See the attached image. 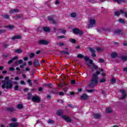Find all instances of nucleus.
I'll return each instance as SVG.
<instances>
[{
    "mask_svg": "<svg viewBox=\"0 0 127 127\" xmlns=\"http://www.w3.org/2000/svg\"><path fill=\"white\" fill-rule=\"evenodd\" d=\"M9 77L8 76H5L4 77V80H2L1 88L3 89H11L12 88V83L8 81Z\"/></svg>",
    "mask_w": 127,
    "mask_h": 127,
    "instance_id": "obj_1",
    "label": "nucleus"
},
{
    "mask_svg": "<svg viewBox=\"0 0 127 127\" xmlns=\"http://www.w3.org/2000/svg\"><path fill=\"white\" fill-rule=\"evenodd\" d=\"M98 84H99V77H98V75H96L95 73H94L89 86L91 88H93V87H96Z\"/></svg>",
    "mask_w": 127,
    "mask_h": 127,
    "instance_id": "obj_2",
    "label": "nucleus"
},
{
    "mask_svg": "<svg viewBox=\"0 0 127 127\" xmlns=\"http://www.w3.org/2000/svg\"><path fill=\"white\" fill-rule=\"evenodd\" d=\"M86 64L87 65L88 67L90 68V69H92V68H94L96 70L98 69V66H97L94 63H93V61L92 60H90L89 63H86Z\"/></svg>",
    "mask_w": 127,
    "mask_h": 127,
    "instance_id": "obj_3",
    "label": "nucleus"
},
{
    "mask_svg": "<svg viewBox=\"0 0 127 127\" xmlns=\"http://www.w3.org/2000/svg\"><path fill=\"white\" fill-rule=\"evenodd\" d=\"M96 24V20L94 19H90L89 20V27H93V25Z\"/></svg>",
    "mask_w": 127,
    "mask_h": 127,
    "instance_id": "obj_4",
    "label": "nucleus"
},
{
    "mask_svg": "<svg viewBox=\"0 0 127 127\" xmlns=\"http://www.w3.org/2000/svg\"><path fill=\"white\" fill-rule=\"evenodd\" d=\"M49 42L46 40H41L39 42V44H41V45H48Z\"/></svg>",
    "mask_w": 127,
    "mask_h": 127,
    "instance_id": "obj_5",
    "label": "nucleus"
},
{
    "mask_svg": "<svg viewBox=\"0 0 127 127\" xmlns=\"http://www.w3.org/2000/svg\"><path fill=\"white\" fill-rule=\"evenodd\" d=\"M32 102L39 103L40 102V98L37 96H33L32 98Z\"/></svg>",
    "mask_w": 127,
    "mask_h": 127,
    "instance_id": "obj_6",
    "label": "nucleus"
},
{
    "mask_svg": "<svg viewBox=\"0 0 127 127\" xmlns=\"http://www.w3.org/2000/svg\"><path fill=\"white\" fill-rule=\"evenodd\" d=\"M62 117L64 119V120L67 123H71V120L68 116L63 115L62 116Z\"/></svg>",
    "mask_w": 127,
    "mask_h": 127,
    "instance_id": "obj_7",
    "label": "nucleus"
},
{
    "mask_svg": "<svg viewBox=\"0 0 127 127\" xmlns=\"http://www.w3.org/2000/svg\"><path fill=\"white\" fill-rule=\"evenodd\" d=\"M120 92H122L123 94V96L120 98V100H124V99H126V98H127V94L126 93L125 90H120Z\"/></svg>",
    "mask_w": 127,
    "mask_h": 127,
    "instance_id": "obj_8",
    "label": "nucleus"
},
{
    "mask_svg": "<svg viewBox=\"0 0 127 127\" xmlns=\"http://www.w3.org/2000/svg\"><path fill=\"white\" fill-rule=\"evenodd\" d=\"M80 98L82 100H88L89 96L87 94H83L81 96Z\"/></svg>",
    "mask_w": 127,
    "mask_h": 127,
    "instance_id": "obj_9",
    "label": "nucleus"
},
{
    "mask_svg": "<svg viewBox=\"0 0 127 127\" xmlns=\"http://www.w3.org/2000/svg\"><path fill=\"white\" fill-rule=\"evenodd\" d=\"M48 20H50V21H52V23L54 24H56V23H57V21L53 19V18L51 16H48Z\"/></svg>",
    "mask_w": 127,
    "mask_h": 127,
    "instance_id": "obj_10",
    "label": "nucleus"
},
{
    "mask_svg": "<svg viewBox=\"0 0 127 127\" xmlns=\"http://www.w3.org/2000/svg\"><path fill=\"white\" fill-rule=\"evenodd\" d=\"M22 38V37H21V35H16L15 36H13L11 38L12 40H15V39H21Z\"/></svg>",
    "mask_w": 127,
    "mask_h": 127,
    "instance_id": "obj_11",
    "label": "nucleus"
},
{
    "mask_svg": "<svg viewBox=\"0 0 127 127\" xmlns=\"http://www.w3.org/2000/svg\"><path fill=\"white\" fill-rule=\"evenodd\" d=\"M39 65H40L39 61H38V60H35L34 61V66L35 67H37L38 66H39Z\"/></svg>",
    "mask_w": 127,
    "mask_h": 127,
    "instance_id": "obj_12",
    "label": "nucleus"
},
{
    "mask_svg": "<svg viewBox=\"0 0 127 127\" xmlns=\"http://www.w3.org/2000/svg\"><path fill=\"white\" fill-rule=\"evenodd\" d=\"M9 126L10 127H18V123H10Z\"/></svg>",
    "mask_w": 127,
    "mask_h": 127,
    "instance_id": "obj_13",
    "label": "nucleus"
},
{
    "mask_svg": "<svg viewBox=\"0 0 127 127\" xmlns=\"http://www.w3.org/2000/svg\"><path fill=\"white\" fill-rule=\"evenodd\" d=\"M115 34H124L123 31L121 29H117L115 31Z\"/></svg>",
    "mask_w": 127,
    "mask_h": 127,
    "instance_id": "obj_14",
    "label": "nucleus"
},
{
    "mask_svg": "<svg viewBox=\"0 0 127 127\" xmlns=\"http://www.w3.org/2000/svg\"><path fill=\"white\" fill-rule=\"evenodd\" d=\"M93 117L95 119H101V114H93Z\"/></svg>",
    "mask_w": 127,
    "mask_h": 127,
    "instance_id": "obj_15",
    "label": "nucleus"
},
{
    "mask_svg": "<svg viewBox=\"0 0 127 127\" xmlns=\"http://www.w3.org/2000/svg\"><path fill=\"white\" fill-rule=\"evenodd\" d=\"M6 111H7V112H10V113H12V112H14V111H15V109L12 107H8L6 108Z\"/></svg>",
    "mask_w": 127,
    "mask_h": 127,
    "instance_id": "obj_16",
    "label": "nucleus"
},
{
    "mask_svg": "<svg viewBox=\"0 0 127 127\" xmlns=\"http://www.w3.org/2000/svg\"><path fill=\"white\" fill-rule=\"evenodd\" d=\"M14 52L15 53L20 54V53H22V50L21 49H17L14 50Z\"/></svg>",
    "mask_w": 127,
    "mask_h": 127,
    "instance_id": "obj_17",
    "label": "nucleus"
},
{
    "mask_svg": "<svg viewBox=\"0 0 127 127\" xmlns=\"http://www.w3.org/2000/svg\"><path fill=\"white\" fill-rule=\"evenodd\" d=\"M121 59L123 61H127V56H121Z\"/></svg>",
    "mask_w": 127,
    "mask_h": 127,
    "instance_id": "obj_18",
    "label": "nucleus"
},
{
    "mask_svg": "<svg viewBox=\"0 0 127 127\" xmlns=\"http://www.w3.org/2000/svg\"><path fill=\"white\" fill-rule=\"evenodd\" d=\"M113 112V109L111 107H108L106 109V113L108 114L112 113Z\"/></svg>",
    "mask_w": 127,
    "mask_h": 127,
    "instance_id": "obj_19",
    "label": "nucleus"
},
{
    "mask_svg": "<svg viewBox=\"0 0 127 127\" xmlns=\"http://www.w3.org/2000/svg\"><path fill=\"white\" fill-rule=\"evenodd\" d=\"M115 2H118V3H121V2H126V0H113Z\"/></svg>",
    "mask_w": 127,
    "mask_h": 127,
    "instance_id": "obj_20",
    "label": "nucleus"
},
{
    "mask_svg": "<svg viewBox=\"0 0 127 127\" xmlns=\"http://www.w3.org/2000/svg\"><path fill=\"white\" fill-rule=\"evenodd\" d=\"M63 114V110H62L58 111L57 113V115H58V116H62Z\"/></svg>",
    "mask_w": 127,
    "mask_h": 127,
    "instance_id": "obj_21",
    "label": "nucleus"
},
{
    "mask_svg": "<svg viewBox=\"0 0 127 127\" xmlns=\"http://www.w3.org/2000/svg\"><path fill=\"white\" fill-rule=\"evenodd\" d=\"M111 57L112 58H117V57H118V54L116 53H112L111 54Z\"/></svg>",
    "mask_w": 127,
    "mask_h": 127,
    "instance_id": "obj_22",
    "label": "nucleus"
},
{
    "mask_svg": "<svg viewBox=\"0 0 127 127\" xmlns=\"http://www.w3.org/2000/svg\"><path fill=\"white\" fill-rule=\"evenodd\" d=\"M80 29H78V28H75L73 29V32L74 34H78V32H79V30Z\"/></svg>",
    "mask_w": 127,
    "mask_h": 127,
    "instance_id": "obj_23",
    "label": "nucleus"
},
{
    "mask_svg": "<svg viewBox=\"0 0 127 127\" xmlns=\"http://www.w3.org/2000/svg\"><path fill=\"white\" fill-rule=\"evenodd\" d=\"M23 61L22 60H20L17 62H15V65H19V64H22Z\"/></svg>",
    "mask_w": 127,
    "mask_h": 127,
    "instance_id": "obj_24",
    "label": "nucleus"
},
{
    "mask_svg": "<svg viewBox=\"0 0 127 127\" xmlns=\"http://www.w3.org/2000/svg\"><path fill=\"white\" fill-rule=\"evenodd\" d=\"M43 30L45 31L46 32H48L50 31V29L48 27H44Z\"/></svg>",
    "mask_w": 127,
    "mask_h": 127,
    "instance_id": "obj_25",
    "label": "nucleus"
},
{
    "mask_svg": "<svg viewBox=\"0 0 127 127\" xmlns=\"http://www.w3.org/2000/svg\"><path fill=\"white\" fill-rule=\"evenodd\" d=\"M6 28H8L9 29H14V26L9 25L6 26Z\"/></svg>",
    "mask_w": 127,
    "mask_h": 127,
    "instance_id": "obj_26",
    "label": "nucleus"
},
{
    "mask_svg": "<svg viewBox=\"0 0 127 127\" xmlns=\"http://www.w3.org/2000/svg\"><path fill=\"white\" fill-rule=\"evenodd\" d=\"M71 17L75 18L77 16V14L75 12H72L70 14Z\"/></svg>",
    "mask_w": 127,
    "mask_h": 127,
    "instance_id": "obj_27",
    "label": "nucleus"
},
{
    "mask_svg": "<svg viewBox=\"0 0 127 127\" xmlns=\"http://www.w3.org/2000/svg\"><path fill=\"white\" fill-rule=\"evenodd\" d=\"M100 83H105L106 82V78L103 77L100 80Z\"/></svg>",
    "mask_w": 127,
    "mask_h": 127,
    "instance_id": "obj_28",
    "label": "nucleus"
},
{
    "mask_svg": "<svg viewBox=\"0 0 127 127\" xmlns=\"http://www.w3.org/2000/svg\"><path fill=\"white\" fill-rule=\"evenodd\" d=\"M17 108L19 109V110H21L22 108H23V105L22 104H18L17 106Z\"/></svg>",
    "mask_w": 127,
    "mask_h": 127,
    "instance_id": "obj_29",
    "label": "nucleus"
},
{
    "mask_svg": "<svg viewBox=\"0 0 127 127\" xmlns=\"http://www.w3.org/2000/svg\"><path fill=\"white\" fill-rule=\"evenodd\" d=\"M57 45H59L60 47H62V46H64V43L62 42L57 43L56 44Z\"/></svg>",
    "mask_w": 127,
    "mask_h": 127,
    "instance_id": "obj_30",
    "label": "nucleus"
},
{
    "mask_svg": "<svg viewBox=\"0 0 127 127\" xmlns=\"http://www.w3.org/2000/svg\"><path fill=\"white\" fill-rule=\"evenodd\" d=\"M97 91V89H90V90H87V92L88 93H92V92H96Z\"/></svg>",
    "mask_w": 127,
    "mask_h": 127,
    "instance_id": "obj_31",
    "label": "nucleus"
},
{
    "mask_svg": "<svg viewBox=\"0 0 127 127\" xmlns=\"http://www.w3.org/2000/svg\"><path fill=\"white\" fill-rule=\"evenodd\" d=\"M32 96V94L31 93H28V96L27 97V99L28 100H30L31 99V96Z\"/></svg>",
    "mask_w": 127,
    "mask_h": 127,
    "instance_id": "obj_32",
    "label": "nucleus"
},
{
    "mask_svg": "<svg viewBox=\"0 0 127 127\" xmlns=\"http://www.w3.org/2000/svg\"><path fill=\"white\" fill-rule=\"evenodd\" d=\"M69 41L71 42V43H76V40L74 39H69Z\"/></svg>",
    "mask_w": 127,
    "mask_h": 127,
    "instance_id": "obj_33",
    "label": "nucleus"
},
{
    "mask_svg": "<svg viewBox=\"0 0 127 127\" xmlns=\"http://www.w3.org/2000/svg\"><path fill=\"white\" fill-rule=\"evenodd\" d=\"M89 50H90V52H91V53H96V51L92 48H90L89 49Z\"/></svg>",
    "mask_w": 127,
    "mask_h": 127,
    "instance_id": "obj_34",
    "label": "nucleus"
},
{
    "mask_svg": "<svg viewBox=\"0 0 127 127\" xmlns=\"http://www.w3.org/2000/svg\"><path fill=\"white\" fill-rule=\"evenodd\" d=\"M119 21L121 23H126V22H125L124 20L122 18L119 19Z\"/></svg>",
    "mask_w": 127,
    "mask_h": 127,
    "instance_id": "obj_35",
    "label": "nucleus"
},
{
    "mask_svg": "<svg viewBox=\"0 0 127 127\" xmlns=\"http://www.w3.org/2000/svg\"><path fill=\"white\" fill-rule=\"evenodd\" d=\"M58 38L59 39H61L62 38H67V37L64 36H59L58 37Z\"/></svg>",
    "mask_w": 127,
    "mask_h": 127,
    "instance_id": "obj_36",
    "label": "nucleus"
},
{
    "mask_svg": "<svg viewBox=\"0 0 127 127\" xmlns=\"http://www.w3.org/2000/svg\"><path fill=\"white\" fill-rule=\"evenodd\" d=\"M2 16L3 17H4V18H6V19H7L8 18H9V15H8L5 14V15H3Z\"/></svg>",
    "mask_w": 127,
    "mask_h": 127,
    "instance_id": "obj_37",
    "label": "nucleus"
},
{
    "mask_svg": "<svg viewBox=\"0 0 127 127\" xmlns=\"http://www.w3.org/2000/svg\"><path fill=\"white\" fill-rule=\"evenodd\" d=\"M98 61L99 63H105V61L103 59H99Z\"/></svg>",
    "mask_w": 127,
    "mask_h": 127,
    "instance_id": "obj_38",
    "label": "nucleus"
},
{
    "mask_svg": "<svg viewBox=\"0 0 127 127\" xmlns=\"http://www.w3.org/2000/svg\"><path fill=\"white\" fill-rule=\"evenodd\" d=\"M48 124H54V121L52 120H49L48 121Z\"/></svg>",
    "mask_w": 127,
    "mask_h": 127,
    "instance_id": "obj_39",
    "label": "nucleus"
},
{
    "mask_svg": "<svg viewBox=\"0 0 127 127\" xmlns=\"http://www.w3.org/2000/svg\"><path fill=\"white\" fill-rule=\"evenodd\" d=\"M27 83H28L29 86H30L31 87L32 86V82H31V80H27Z\"/></svg>",
    "mask_w": 127,
    "mask_h": 127,
    "instance_id": "obj_40",
    "label": "nucleus"
},
{
    "mask_svg": "<svg viewBox=\"0 0 127 127\" xmlns=\"http://www.w3.org/2000/svg\"><path fill=\"white\" fill-rule=\"evenodd\" d=\"M111 83H112V84H114V83H116V79L115 78H112Z\"/></svg>",
    "mask_w": 127,
    "mask_h": 127,
    "instance_id": "obj_41",
    "label": "nucleus"
},
{
    "mask_svg": "<svg viewBox=\"0 0 127 127\" xmlns=\"http://www.w3.org/2000/svg\"><path fill=\"white\" fill-rule=\"evenodd\" d=\"M83 31L79 30L78 34H79V35H83Z\"/></svg>",
    "mask_w": 127,
    "mask_h": 127,
    "instance_id": "obj_42",
    "label": "nucleus"
},
{
    "mask_svg": "<svg viewBox=\"0 0 127 127\" xmlns=\"http://www.w3.org/2000/svg\"><path fill=\"white\" fill-rule=\"evenodd\" d=\"M35 54H34V53H31L30 54V58H33V57H34Z\"/></svg>",
    "mask_w": 127,
    "mask_h": 127,
    "instance_id": "obj_43",
    "label": "nucleus"
},
{
    "mask_svg": "<svg viewBox=\"0 0 127 127\" xmlns=\"http://www.w3.org/2000/svg\"><path fill=\"white\" fill-rule=\"evenodd\" d=\"M24 66H26V63H24L23 65H21L20 66V68H24Z\"/></svg>",
    "mask_w": 127,
    "mask_h": 127,
    "instance_id": "obj_44",
    "label": "nucleus"
},
{
    "mask_svg": "<svg viewBox=\"0 0 127 127\" xmlns=\"http://www.w3.org/2000/svg\"><path fill=\"white\" fill-rule=\"evenodd\" d=\"M96 50L100 52V51H103V49H102V48H97Z\"/></svg>",
    "mask_w": 127,
    "mask_h": 127,
    "instance_id": "obj_45",
    "label": "nucleus"
},
{
    "mask_svg": "<svg viewBox=\"0 0 127 127\" xmlns=\"http://www.w3.org/2000/svg\"><path fill=\"white\" fill-rule=\"evenodd\" d=\"M77 57H78V58H83L84 56H83L82 54H79L77 55Z\"/></svg>",
    "mask_w": 127,
    "mask_h": 127,
    "instance_id": "obj_46",
    "label": "nucleus"
},
{
    "mask_svg": "<svg viewBox=\"0 0 127 127\" xmlns=\"http://www.w3.org/2000/svg\"><path fill=\"white\" fill-rule=\"evenodd\" d=\"M83 58L86 61H89V57H84Z\"/></svg>",
    "mask_w": 127,
    "mask_h": 127,
    "instance_id": "obj_47",
    "label": "nucleus"
},
{
    "mask_svg": "<svg viewBox=\"0 0 127 127\" xmlns=\"http://www.w3.org/2000/svg\"><path fill=\"white\" fill-rule=\"evenodd\" d=\"M49 88H50L51 89L53 87V85L51 83H48V86Z\"/></svg>",
    "mask_w": 127,
    "mask_h": 127,
    "instance_id": "obj_48",
    "label": "nucleus"
},
{
    "mask_svg": "<svg viewBox=\"0 0 127 127\" xmlns=\"http://www.w3.org/2000/svg\"><path fill=\"white\" fill-rule=\"evenodd\" d=\"M62 53H63L64 54H66V55H69V53L67 52L62 51Z\"/></svg>",
    "mask_w": 127,
    "mask_h": 127,
    "instance_id": "obj_49",
    "label": "nucleus"
},
{
    "mask_svg": "<svg viewBox=\"0 0 127 127\" xmlns=\"http://www.w3.org/2000/svg\"><path fill=\"white\" fill-rule=\"evenodd\" d=\"M12 62H13V60H10L8 62V64L9 65H10V64H11V63H12Z\"/></svg>",
    "mask_w": 127,
    "mask_h": 127,
    "instance_id": "obj_50",
    "label": "nucleus"
},
{
    "mask_svg": "<svg viewBox=\"0 0 127 127\" xmlns=\"http://www.w3.org/2000/svg\"><path fill=\"white\" fill-rule=\"evenodd\" d=\"M21 85H26V83H25V82H24V81L21 80Z\"/></svg>",
    "mask_w": 127,
    "mask_h": 127,
    "instance_id": "obj_51",
    "label": "nucleus"
},
{
    "mask_svg": "<svg viewBox=\"0 0 127 127\" xmlns=\"http://www.w3.org/2000/svg\"><path fill=\"white\" fill-rule=\"evenodd\" d=\"M120 11L115 12V15L119 16L120 15Z\"/></svg>",
    "mask_w": 127,
    "mask_h": 127,
    "instance_id": "obj_52",
    "label": "nucleus"
},
{
    "mask_svg": "<svg viewBox=\"0 0 127 127\" xmlns=\"http://www.w3.org/2000/svg\"><path fill=\"white\" fill-rule=\"evenodd\" d=\"M5 32V30L2 29L0 30V33H4Z\"/></svg>",
    "mask_w": 127,
    "mask_h": 127,
    "instance_id": "obj_53",
    "label": "nucleus"
},
{
    "mask_svg": "<svg viewBox=\"0 0 127 127\" xmlns=\"http://www.w3.org/2000/svg\"><path fill=\"white\" fill-rule=\"evenodd\" d=\"M14 90H15V91H17V90H18V85H16L15 87H14Z\"/></svg>",
    "mask_w": 127,
    "mask_h": 127,
    "instance_id": "obj_54",
    "label": "nucleus"
},
{
    "mask_svg": "<svg viewBox=\"0 0 127 127\" xmlns=\"http://www.w3.org/2000/svg\"><path fill=\"white\" fill-rule=\"evenodd\" d=\"M38 90L39 92H42V91H43V88L42 87H39Z\"/></svg>",
    "mask_w": 127,
    "mask_h": 127,
    "instance_id": "obj_55",
    "label": "nucleus"
},
{
    "mask_svg": "<svg viewBox=\"0 0 127 127\" xmlns=\"http://www.w3.org/2000/svg\"><path fill=\"white\" fill-rule=\"evenodd\" d=\"M70 83H71V84L72 85H74V84H75V80H71V81H70Z\"/></svg>",
    "mask_w": 127,
    "mask_h": 127,
    "instance_id": "obj_56",
    "label": "nucleus"
},
{
    "mask_svg": "<svg viewBox=\"0 0 127 127\" xmlns=\"http://www.w3.org/2000/svg\"><path fill=\"white\" fill-rule=\"evenodd\" d=\"M13 10L14 13L15 12H18V11H19L18 9H13Z\"/></svg>",
    "mask_w": 127,
    "mask_h": 127,
    "instance_id": "obj_57",
    "label": "nucleus"
},
{
    "mask_svg": "<svg viewBox=\"0 0 127 127\" xmlns=\"http://www.w3.org/2000/svg\"><path fill=\"white\" fill-rule=\"evenodd\" d=\"M9 13L12 14V13H14V11H13V10L11 9L9 11Z\"/></svg>",
    "mask_w": 127,
    "mask_h": 127,
    "instance_id": "obj_58",
    "label": "nucleus"
},
{
    "mask_svg": "<svg viewBox=\"0 0 127 127\" xmlns=\"http://www.w3.org/2000/svg\"><path fill=\"white\" fill-rule=\"evenodd\" d=\"M62 33H63L64 34H65V33H66V30H62Z\"/></svg>",
    "mask_w": 127,
    "mask_h": 127,
    "instance_id": "obj_59",
    "label": "nucleus"
},
{
    "mask_svg": "<svg viewBox=\"0 0 127 127\" xmlns=\"http://www.w3.org/2000/svg\"><path fill=\"white\" fill-rule=\"evenodd\" d=\"M123 71H124V72H127V67H125V68H123Z\"/></svg>",
    "mask_w": 127,
    "mask_h": 127,
    "instance_id": "obj_60",
    "label": "nucleus"
},
{
    "mask_svg": "<svg viewBox=\"0 0 127 127\" xmlns=\"http://www.w3.org/2000/svg\"><path fill=\"white\" fill-rule=\"evenodd\" d=\"M9 70H10V71H14V68L13 67H10Z\"/></svg>",
    "mask_w": 127,
    "mask_h": 127,
    "instance_id": "obj_61",
    "label": "nucleus"
},
{
    "mask_svg": "<svg viewBox=\"0 0 127 127\" xmlns=\"http://www.w3.org/2000/svg\"><path fill=\"white\" fill-rule=\"evenodd\" d=\"M16 59H18V57H14L13 58V59H12L13 61L14 60H16Z\"/></svg>",
    "mask_w": 127,
    "mask_h": 127,
    "instance_id": "obj_62",
    "label": "nucleus"
},
{
    "mask_svg": "<svg viewBox=\"0 0 127 127\" xmlns=\"http://www.w3.org/2000/svg\"><path fill=\"white\" fill-rule=\"evenodd\" d=\"M36 54H40L41 53V51H37L36 52Z\"/></svg>",
    "mask_w": 127,
    "mask_h": 127,
    "instance_id": "obj_63",
    "label": "nucleus"
},
{
    "mask_svg": "<svg viewBox=\"0 0 127 127\" xmlns=\"http://www.w3.org/2000/svg\"><path fill=\"white\" fill-rule=\"evenodd\" d=\"M11 121H12V122H16V119L12 118Z\"/></svg>",
    "mask_w": 127,
    "mask_h": 127,
    "instance_id": "obj_64",
    "label": "nucleus"
}]
</instances>
